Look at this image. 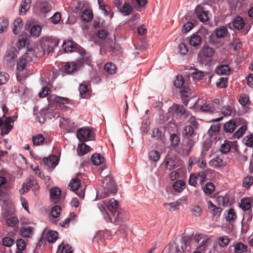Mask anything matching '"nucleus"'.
I'll return each instance as SVG.
<instances>
[{"label": "nucleus", "instance_id": "nucleus-1", "mask_svg": "<svg viewBox=\"0 0 253 253\" xmlns=\"http://www.w3.org/2000/svg\"><path fill=\"white\" fill-rule=\"evenodd\" d=\"M210 243V240L202 234H196L190 237H185L183 240L185 249L188 251H190L192 249L205 251Z\"/></svg>", "mask_w": 253, "mask_h": 253}, {"label": "nucleus", "instance_id": "nucleus-2", "mask_svg": "<svg viewBox=\"0 0 253 253\" xmlns=\"http://www.w3.org/2000/svg\"><path fill=\"white\" fill-rule=\"evenodd\" d=\"M182 134L186 142V149H187V151H190L198 140L196 130H195L191 126H186L184 127Z\"/></svg>", "mask_w": 253, "mask_h": 253}, {"label": "nucleus", "instance_id": "nucleus-3", "mask_svg": "<svg viewBox=\"0 0 253 253\" xmlns=\"http://www.w3.org/2000/svg\"><path fill=\"white\" fill-rule=\"evenodd\" d=\"M59 43V40L54 37H46L43 39L41 42V46L43 53L46 52L47 53L52 52L54 48L57 46Z\"/></svg>", "mask_w": 253, "mask_h": 253}, {"label": "nucleus", "instance_id": "nucleus-4", "mask_svg": "<svg viewBox=\"0 0 253 253\" xmlns=\"http://www.w3.org/2000/svg\"><path fill=\"white\" fill-rule=\"evenodd\" d=\"M77 136L80 141H87L95 138V133L89 127L80 128L77 131Z\"/></svg>", "mask_w": 253, "mask_h": 253}, {"label": "nucleus", "instance_id": "nucleus-5", "mask_svg": "<svg viewBox=\"0 0 253 253\" xmlns=\"http://www.w3.org/2000/svg\"><path fill=\"white\" fill-rule=\"evenodd\" d=\"M201 111L213 114L218 112L220 110L219 99L218 98L214 99L212 102L210 103L206 102L200 106Z\"/></svg>", "mask_w": 253, "mask_h": 253}, {"label": "nucleus", "instance_id": "nucleus-6", "mask_svg": "<svg viewBox=\"0 0 253 253\" xmlns=\"http://www.w3.org/2000/svg\"><path fill=\"white\" fill-rule=\"evenodd\" d=\"M83 66L84 63L82 60H78L76 62H68L65 63L62 71L67 74H71Z\"/></svg>", "mask_w": 253, "mask_h": 253}, {"label": "nucleus", "instance_id": "nucleus-7", "mask_svg": "<svg viewBox=\"0 0 253 253\" xmlns=\"http://www.w3.org/2000/svg\"><path fill=\"white\" fill-rule=\"evenodd\" d=\"M215 51L212 47L208 45L203 46L198 53L200 61L204 63L207 59L211 58L214 54Z\"/></svg>", "mask_w": 253, "mask_h": 253}, {"label": "nucleus", "instance_id": "nucleus-8", "mask_svg": "<svg viewBox=\"0 0 253 253\" xmlns=\"http://www.w3.org/2000/svg\"><path fill=\"white\" fill-rule=\"evenodd\" d=\"M63 48L65 52L76 51L83 53L84 51L83 48L72 41L64 42Z\"/></svg>", "mask_w": 253, "mask_h": 253}, {"label": "nucleus", "instance_id": "nucleus-9", "mask_svg": "<svg viewBox=\"0 0 253 253\" xmlns=\"http://www.w3.org/2000/svg\"><path fill=\"white\" fill-rule=\"evenodd\" d=\"M104 183L105 184L103 188L104 192L101 195L102 198H105L109 194H114L117 192V186L113 180H109V181H107V179H106L104 180Z\"/></svg>", "mask_w": 253, "mask_h": 253}, {"label": "nucleus", "instance_id": "nucleus-10", "mask_svg": "<svg viewBox=\"0 0 253 253\" xmlns=\"http://www.w3.org/2000/svg\"><path fill=\"white\" fill-rule=\"evenodd\" d=\"M14 121L11 117L6 118L4 123H3L2 118H0V127L1 130V135L7 134L12 129L13 126Z\"/></svg>", "mask_w": 253, "mask_h": 253}, {"label": "nucleus", "instance_id": "nucleus-11", "mask_svg": "<svg viewBox=\"0 0 253 253\" xmlns=\"http://www.w3.org/2000/svg\"><path fill=\"white\" fill-rule=\"evenodd\" d=\"M170 110L174 112L178 116H183L185 118H188L190 116L189 112L182 105L173 103L171 107H169V111Z\"/></svg>", "mask_w": 253, "mask_h": 253}, {"label": "nucleus", "instance_id": "nucleus-12", "mask_svg": "<svg viewBox=\"0 0 253 253\" xmlns=\"http://www.w3.org/2000/svg\"><path fill=\"white\" fill-rule=\"evenodd\" d=\"M194 14L198 19L203 23L207 22L209 20V11L204 10L201 6H197L196 7Z\"/></svg>", "mask_w": 253, "mask_h": 253}, {"label": "nucleus", "instance_id": "nucleus-13", "mask_svg": "<svg viewBox=\"0 0 253 253\" xmlns=\"http://www.w3.org/2000/svg\"><path fill=\"white\" fill-rule=\"evenodd\" d=\"M228 27L231 29L240 30L244 28L245 23L243 18L237 16L233 21L228 24Z\"/></svg>", "mask_w": 253, "mask_h": 253}, {"label": "nucleus", "instance_id": "nucleus-14", "mask_svg": "<svg viewBox=\"0 0 253 253\" xmlns=\"http://www.w3.org/2000/svg\"><path fill=\"white\" fill-rule=\"evenodd\" d=\"M41 163L47 168H54L58 164V160L55 156H51L42 159Z\"/></svg>", "mask_w": 253, "mask_h": 253}, {"label": "nucleus", "instance_id": "nucleus-15", "mask_svg": "<svg viewBox=\"0 0 253 253\" xmlns=\"http://www.w3.org/2000/svg\"><path fill=\"white\" fill-rule=\"evenodd\" d=\"M253 201L250 198H243L241 202L240 207L244 211H250L249 216L250 218L251 219L253 216V213L251 211V207Z\"/></svg>", "mask_w": 253, "mask_h": 253}, {"label": "nucleus", "instance_id": "nucleus-16", "mask_svg": "<svg viewBox=\"0 0 253 253\" xmlns=\"http://www.w3.org/2000/svg\"><path fill=\"white\" fill-rule=\"evenodd\" d=\"M103 203L111 214L120 210L118 202L114 198L110 199L109 201H104Z\"/></svg>", "mask_w": 253, "mask_h": 253}, {"label": "nucleus", "instance_id": "nucleus-17", "mask_svg": "<svg viewBox=\"0 0 253 253\" xmlns=\"http://www.w3.org/2000/svg\"><path fill=\"white\" fill-rule=\"evenodd\" d=\"M32 187H34L35 189L39 187L34 176H30L23 183L22 189L24 192H27Z\"/></svg>", "mask_w": 253, "mask_h": 253}, {"label": "nucleus", "instance_id": "nucleus-18", "mask_svg": "<svg viewBox=\"0 0 253 253\" xmlns=\"http://www.w3.org/2000/svg\"><path fill=\"white\" fill-rule=\"evenodd\" d=\"M180 93L183 103L187 105L191 94L190 89L187 86L184 85L181 88Z\"/></svg>", "mask_w": 253, "mask_h": 253}, {"label": "nucleus", "instance_id": "nucleus-19", "mask_svg": "<svg viewBox=\"0 0 253 253\" xmlns=\"http://www.w3.org/2000/svg\"><path fill=\"white\" fill-rule=\"evenodd\" d=\"M26 64V61L25 57L22 56L21 57L17 63V72L16 73V77L18 81H20L21 78L23 77L22 76V74H21V72L23 71L25 69Z\"/></svg>", "mask_w": 253, "mask_h": 253}, {"label": "nucleus", "instance_id": "nucleus-20", "mask_svg": "<svg viewBox=\"0 0 253 253\" xmlns=\"http://www.w3.org/2000/svg\"><path fill=\"white\" fill-rule=\"evenodd\" d=\"M209 164L214 168H220L224 167L226 165V163L223 160L220 156H218L212 159L209 162Z\"/></svg>", "mask_w": 253, "mask_h": 253}, {"label": "nucleus", "instance_id": "nucleus-21", "mask_svg": "<svg viewBox=\"0 0 253 253\" xmlns=\"http://www.w3.org/2000/svg\"><path fill=\"white\" fill-rule=\"evenodd\" d=\"M114 218V223L115 224H120L126 219V216L123 211L119 210L117 212L112 214Z\"/></svg>", "mask_w": 253, "mask_h": 253}, {"label": "nucleus", "instance_id": "nucleus-22", "mask_svg": "<svg viewBox=\"0 0 253 253\" xmlns=\"http://www.w3.org/2000/svg\"><path fill=\"white\" fill-rule=\"evenodd\" d=\"M52 8L51 4L46 0L40 1L39 3V9L41 14L49 12Z\"/></svg>", "mask_w": 253, "mask_h": 253}, {"label": "nucleus", "instance_id": "nucleus-23", "mask_svg": "<svg viewBox=\"0 0 253 253\" xmlns=\"http://www.w3.org/2000/svg\"><path fill=\"white\" fill-rule=\"evenodd\" d=\"M208 209L210 212L212 214L213 218L218 217L221 213V208L214 205L211 201L208 202Z\"/></svg>", "mask_w": 253, "mask_h": 253}, {"label": "nucleus", "instance_id": "nucleus-24", "mask_svg": "<svg viewBox=\"0 0 253 253\" xmlns=\"http://www.w3.org/2000/svg\"><path fill=\"white\" fill-rule=\"evenodd\" d=\"M168 250L172 253H183L185 249V245L183 242L181 243V246H179L177 243H175L172 244H169L168 246Z\"/></svg>", "mask_w": 253, "mask_h": 253}, {"label": "nucleus", "instance_id": "nucleus-25", "mask_svg": "<svg viewBox=\"0 0 253 253\" xmlns=\"http://www.w3.org/2000/svg\"><path fill=\"white\" fill-rule=\"evenodd\" d=\"M215 72L218 75H228L231 73V68L228 65H221L215 68Z\"/></svg>", "mask_w": 253, "mask_h": 253}, {"label": "nucleus", "instance_id": "nucleus-26", "mask_svg": "<svg viewBox=\"0 0 253 253\" xmlns=\"http://www.w3.org/2000/svg\"><path fill=\"white\" fill-rule=\"evenodd\" d=\"M236 127L235 121L234 120H231L224 124L223 129L227 133H232Z\"/></svg>", "mask_w": 253, "mask_h": 253}, {"label": "nucleus", "instance_id": "nucleus-27", "mask_svg": "<svg viewBox=\"0 0 253 253\" xmlns=\"http://www.w3.org/2000/svg\"><path fill=\"white\" fill-rule=\"evenodd\" d=\"M12 27L13 33L15 34H18L20 33L21 30L23 27V21L21 18H17L13 23Z\"/></svg>", "mask_w": 253, "mask_h": 253}, {"label": "nucleus", "instance_id": "nucleus-28", "mask_svg": "<svg viewBox=\"0 0 253 253\" xmlns=\"http://www.w3.org/2000/svg\"><path fill=\"white\" fill-rule=\"evenodd\" d=\"M223 119L222 117L216 118L215 120H213L212 121L215 122V124H212L211 125L210 128L209 130V133L211 134V133H218L220 129V124L218 122L222 120Z\"/></svg>", "mask_w": 253, "mask_h": 253}, {"label": "nucleus", "instance_id": "nucleus-29", "mask_svg": "<svg viewBox=\"0 0 253 253\" xmlns=\"http://www.w3.org/2000/svg\"><path fill=\"white\" fill-rule=\"evenodd\" d=\"M72 121L69 118H63L60 124L61 128L69 131L71 130L73 124Z\"/></svg>", "mask_w": 253, "mask_h": 253}, {"label": "nucleus", "instance_id": "nucleus-30", "mask_svg": "<svg viewBox=\"0 0 253 253\" xmlns=\"http://www.w3.org/2000/svg\"><path fill=\"white\" fill-rule=\"evenodd\" d=\"M79 90L80 95L83 98H87L89 95L90 89L87 84H81L80 85Z\"/></svg>", "mask_w": 253, "mask_h": 253}, {"label": "nucleus", "instance_id": "nucleus-31", "mask_svg": "<svg viewBox=\"0 0 253 253\" xmlns=\"http://www.w3.org/2000/svg\"><path fill=\"white\" fill-rule=\"evenodd\" d=\"M104 161V157L98 153H95L91 157V161L94 165H100L103 163Z\"/></svg>", "mask_w": 253, "mask_h": 253}, {"label": "nucleus", "instance_id": "nucleus-32", "mask_svg": "<svg viewBox=\"0 0 253 253\" xmlns=\"http://www.w3.org/2000/svg\"><path fill=\"white\" fill-rule=\"evenodd\" d=\"M201 37L197 34H193L189 40V43L191 45L196 47L201 44Z\"/></svg>", "mask_w": 253, "mask_h": 253}, {"label": "nucleus", "instance_id": "nucleus-33", "mask_svg": "<svg viewBox=\"0 0 253 253\" xmlns=\"http://www.w3.org/2000/svg\"><path fill=\"white\" fill-rule=\"evenodd\" d=\"M81 186V180L78 178H75L71 180L68 188L72 191H77Z\"/></svg>", "mask_w": 253, "mask_h": 253}, {"label": "nucleus", "instance_id": "nucleus-34", "mask_svg": "<svg viewBox=\"0 0 253 253\" xmlns=\"http://www.w3.org/2000/svg\"><path fill=\"white\" fill-rule=\"evenodd\" d=\"M227 33V29L224 26L218 27L215 30V36L218 39L224 38Z\"/></svg>", "mask_w": 253, "mask_h": 253}, {"label": "nucleus", "instance_id": "nucleus-35", "mask_svg": "<svg viewBox=\"0 0 253 253\" xmlns=\"http://www.w3.org/2000/svg\"><path fill=\"white\" fill-rule=\"evenodd\" d=\"M248 246L242 242H238L234 246L235 253H245L248 251Z\"/></svg>", "mask_w": 253, "mask_h": 253}, {"label": "nucleus", "instance_id": "nucleus-36", "mask_svg": "<svg viewBox=\"0 0 253 253\" xmlns=\"http://www.w3.org/2000/svg\"><path fill=\"white\" fill-rule=\"evenodd\" d=\"M239 102L243 107H246L250 104L249 96L246 93H242L240 95Z\"/></svg>", "mask_w": 253, "mask_h": 253}, {"label": "nucleus", "instance_id": "nucleus-37", "mask_svg": "<svg viewBox=\"0 0 253 253\" xmlns=\"http://www.w3.org/2000/svg\"><path fill=\"white\" fill-rule=\"evenodd\" d=\"M173 188L176 192L180 193L185 188V183L182 180L176 181L173 184Z\"/></svg>", "mask_w": 253, "mask_h": 253}, {"label": "nucleus", "instance_id": "nucleus-38", "mask_svg": "<svg viewBox=\"0 0 253 253\" xmlns=\"http://www.w3.org/2000/svg\"><path fill=\"white\" fill-rule=\"evenodd\" d=\"M133 11L129 2H125L120 9V12L124 15H129Z\"/></svg>", "mask_w": 253, "mask_h": 253}, {"label": "nucleus", "instance_id": "nucleus-39", "mask_svg": "<svg viewBox=\"0 0 253 253\" xmlns=\"http://www.w3.org/2000/svg\"><path fill=\"white\" fill-rule=\"evenodd\" d=\"M21 234L23 237H31L33 233V228L32 227H24L21 229Z\"/></svg>", "mask_w": 253, "mask_h": 253}, {"label": "nucleus", "instance_id": "nucleus-40", "mask_svg": "<svg viewBox=\"0 0 253 253\" xmlns=\"http://www.w3.org/2000/svg\"><path fill=\"white\" fill-rule=\"evenodd\" d=\"M44 140V137L41 134H39L35 136H33L32 137V141L33 144L35 146H40L42 144Z\"/></svg>", "mask_w": 253, "mask_h": 253}, {"label": "nucleus", "instance_id": "nucleus-41", "mask_svg": "<svg viewBox=\"0 0 253 253\" xmlns=\"http://www.w3.org/2000/svg\"><path fill=\"white\" fill-rule=\"evenodd\" d=\"M61 193V189L57 187H54L50 190V197L51 199L56 200L59 198Z\"/></svg>", "mask_w": 253, "mask_h": 253}, {"label": "nucleus", "instance_id": "nucleus-42", "mask_svg": "<svg viewBox=\"0 0 253 253\" xmlns=\"http://www.w3.org/2000/svg\"><path fill=\"white\" fill-rule=\"evenodd\" d=\"M165 163L167 169L170 170L175 168L176 162L174 159L171 157H167Z\"/></svg>", "mask_w": 253, "mask_h": 253}, {"label": "nucleus", "instance_id": "nucleus-43", "mask_svg": "<svg viewBox=\"0 0 253 253\" xmlns=\"http://www.w3.org/2000/svg\"><path fill=\"white\" fill-rule=\"evenodd\" d=\"M105 71L110 74H114L116 73L117 67L114 64L112 63H107L104 66Z\"/></svg>", "mask_w": 253, "mask_h": 253}, {"label": "nucleus", "instance_id": "nucleus-44", "mask_svg": "<svg viewBox=\"0 0 253 253\" xmlns=\"http://www.w3.org/2000/svg\"><path fill=\"white\" fill-rule=\"evenodd\" d=\"M30 0H25L21 4V9L20 10V14L24 15L26 11L30 8Z\"/></svg>", "mask_w": 253, "mask_h": 253}, {"label": "nucleus", "instance_id": "nucleus-45", "mask_svg": "<svg viewBox=\"0 0 253 253\" xmlns=\"http://www.w3.org/2000/svg\"><path fill=\"white\" fill-rule=\"evenodd\" d=\"M185 121L188 122L190 123L189 126H191L192 127H194L195 130L198 129L199 124L196 121V118L194 116H192L190 114V116L188 118H185Z\"/></svg>", "mask_w": 253, "mask_h": 253}, {"label": "nucleus", "instance_id": "nucleus-46", "mask_svg": "<svg viewBox=\"0 0 253 253\" xmlns=\"http://www.w3.org/2000/svg\"><path fill=\"white\" fill-rule=\"evenodd\" d=\"M82 19L84 21L89 22L93 18L92 11L89 9H85L82 13L81 16Z\"/></svg>", "mask_w": 253, "mask_h": 253}, {"label": "nucleus", "instance_id": "nucleus-47", "mask_svg": "<svg viewBox=\"0 0 253 253\" xmlns=\"http://www.w3.org/2000/svg\"><path fill=\"white\" fill-rule=\"evenodd\" d=\"M58 233L56 231H51L48 232L46 236V239L49 242L53 243L57 239Z\"/></svg>", "mask_w": 253, "mask_h": 253}, {"label": "nucleus", "instance_id": "nucleus-48", "mask_svg": "<svg viewBox=\"0 0 253 253\" xmlns=\"http://www.w3.org/2000/svg\"><path fill=\"white\" fill-rule=\"evenodd\" d=\"M82 56V58L80 60H82L83 62H84L86 64L88 65H90L91 63V57L90 55L88 53H86L85 50H84V52L83 53H79ZM84 63V62H83Z\"/></svg>", "mask_w": 253, "mask_h": 253}, {"label": "nucleus", "instance_id": "nucleus-49", "mask_svg": "<svg viewBox=\"0 0 253 253\" xmlns=\"http://www.w3.org/2000/svg\"><path fill=\"white\" fill-rule=\"evenodd\" d=\"M231 142L230 141H224L220 147V152L224 154L229 152L231 150Z\"/></svg>", "mask_w": 253, "mask_h": 253}, {"label": "nucleus", "instance_id": "nucleus-50", "mask_svg": "<svg viewBox=\"0 0 253 253\" xmlns=\"http://www.w3.org/2000/svg\"><path fill=\"white\" fill-rule=\"evenodd\" d=\"M8 26V20L3 17L0 18V33L5 32Z\"/></svg>", "mask_w": 253, "mask_h": 253}, {"label": "nucleus", "instance_id": "nucleus-51", "mask_svg": "<svg viewBox=\"0 0 253 253\" xmlns=\"http://www.w3.org/2000/svg\"><path fill=\"white\" fill-rule=\"evenodd\" d=\"M215 189L214 184L211 182L207 183L203 188V191L206 194H211Z\"/></svg>", "mask_w": 253, "mask_h": 253}, {"label": "nucleus", "instance_id": "nucleus-52", "mask_svg": "<svg viewBox=\"0 0 253 253\" xmlns=\"http://www.w3.org/2000/svg\"><path fill=\"white\" fill-rule=\"evenodd\" d=\"M78 149L79 150V154L81 155H84L86 153L89 152L91 150L90 146L87 145L85 143H82L80 144Z\"/></svg>", "mask_w": 253, "mask_h": 253}, {"label": "nucleus", "instance_id": "nucleus-53", "mask_svg": "<svg viewBox=\"0 0 253 253\" xmlns=\"http://www.w3.org/2000/svg\"><path fill=\"white\" fill-rule=\"evenodd\" d=\"M149 158L150 160L156 162L160 159V154L156 150H153L149 152Z\"/></svg>", "mask_w": 253, "mask_h": 253}, {"label": "nucleus", "instance_id": "nucleus-54", "mask_svg": "<svg viewBox=\"0 0 253 253\" xmlns=\"http://www.w3.org/2000/svg\"><path fill=\"white\" fill-rule=\"evenodd\" d=\"M230 239L228 236L220 237L218 238V244L221 247H226L229 243Z\"/></svg>", "mask_w": 253, "mask_h": 253}, {"label": "nucleus", "instance_id": "nucleus-55", "mask_svg": "<svg viewBox=\"0 0 253 253\" xmlns=\"http://www.w3.org/2000/svg\"><path fill=\"white\" fill-rule=\"evenodd\" d=\"M184 83L183 77L182 76H177L173 82V84L176 87L181 88L185 85Z\"/></svg>", "mask_w": 253, "mask_h": 253}, {"label": "nucleus", "instance_id": "nucleus-56", "mask_svg": "<svg viewBox=\"0 0 253 253\" xmlns=\"http://www.w3.org/2000/svg\"><path fill=\"white\" fill-rule=\"evenodd\" d=\"M42 31V28L39 25H35L31 29L30 34L31 36L35 37L39 36Z\"/></svg>", "mask_w": 253, "mask_h": 253}, {"label": "nucleus", "instance_id": "nucleus-57", "mask_svg": "<svg viewBox=\"0 0 253 253\" xmlns=\"http://www.w3.org/2000/svg\"><path fill=\"white\" fill-rule=\"evenodd\" d=\"M170 141L172 146L174 147L179 145L180 142V138L179 136L175 133H173L170 136Z\"/></svg>", "mask_w": 253, "mask_h": 253}, {"label": "nucleus", "instance_id": "nucleus-58", "mask_svg": "<svg viewBox=\"0 0 253 253\" xmlns=\"http://www.w3.org/2000/svg\"><path fill=\"white\" fill-rule=\"evenodd\" d=\"M19 220L16 216H11L6 220V224L8 226L14 227L18 222Z\"/></svg>", "mask_w": 253, "mask_h": 253}, {"label": "nucleus", "instance_id": "nucleus-59", "mask_svg": "<svg viewBox=\"0 0 253 253\" xmlns=\"http://www.w3.org/2000/svg\"><path fill=\"white\" fill-rule=\"evenodd\" d=\"M247 129V126L246 125H242L237 130V131L234 134V136L237 138L241 137Z\"/></svg>", "mask_w": 253, "mask_h": 253}, {"label": "nucleus", "instance_id": "nucleus-60", "mask_svg": "<svg viewBox=\"0 0 253 253\" xmlns=\"http://www.w3.org/2000/svg\"><path fill=\"white\" fill-rule=\"evenodd\" d=\"M227 78L224 77H221L219 79V81H217L216 83L217 87L219 88H225L228 85Z\"/></svg>", "mask_w": 253, "mask_h": 253}, {"label": "nucleus", "instance_id": "nucleus-61", "mask_svg": "<svg viewBox=\"0 0 253 253\" xmlns=\"http://www.w3.org/2000/svg\"><path fill=\"white\" fill-rule=\"evenodd\" d=\"M253 184V177L252 176L245 177L243 181V186L245 188L250 187Z\"/></svg>", "mask_w": 253, "mask_h": 253}, {"label": "nucleus", "instance_id": "nucleus-62", "mask_svg": "<svg viewBox=\"0 0 253 253\" xmlns=\"http://www.w3.org/2000/svg\"><path fill=\"white\" fill-rule=\"evenodd\" d=\"M193 79L196 81H199L203 79L204 75L202 71L195 69L191 74Z\"/></svg>", "mask_w": 253, "mask_h": 253}, {"label": "nucleus", "instance_id": "nucleus-63", "mask_svg": "<svg viewBox=\"0 0 253 253\" xmlns=\"http://www.w3.org/2000/svg\"><path fill=\"white\" fill-rule=\"evenodd\" d=\"M61 211V209L59 206H55L51 209V215L54 218H56L59 216Z\"/></svg>", "mask_w": 253, "mask_h": 253}, {"label": "nucleus", "instance_id": "nucleus-64", "mask_svg": "<svg viewBox=\"0 0 253 253\" xmlns=\"http://www.w3.org/2000/svg\"><path fill=\"white\" fill-rule=\"evenodd\" d=\"M244 142L246 146L252 147L253 146V135L250 134L245 137Z\"/></svg>", "mask_w": 253, "mask_h": 253}]
</instances>
